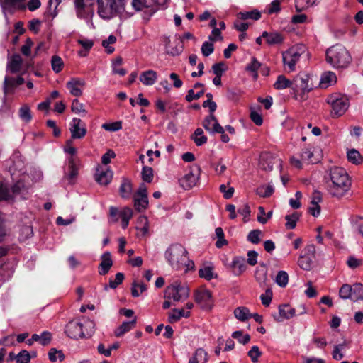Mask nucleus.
I'll use <instances>...</instances> for the list:
<instances>
[{"instance_id": "58", "label": "nucleus", "mask_w": 363, "mask_h": 363, "mask_svg": "<svg viewBox=\"0 0 363 363\" xmlns=\"http://www.w3.org/2000/svg\"><path fill=\"white\" fill-rule=\"evenodd\" d=\"M30 355L27 350H21L16 357L17 363H30Z\"/></svg>"}, {"instance_id": "18", "label": "nucleus", "mask_w": 363, "mask_h": 363, "mask_svg": "<svg viewBox=\"0 0 363 363\" xmlns=\"http://www.w3.org/2000/svg\"><path fill=\"white\" fill-rule=\"evenodd\" d=\"M94 177L95 180L99 184L106 186L111 182L113 178V172L108 168L103 169L101 167H99L96 169Z\"/></svg>"}, {"instance_id": "9", "label": "nucleus", "mask_w": 363, "mask_h": 363, "mask_svg": "<svg viewBox=\"0 0 363 363\" xmlns=\"http://www.w3.org/2000/svg\"><path fill=\"white\" fill-rule=\"evenodd\" d=\"M315 247L314 245H307L300 255L298 264L304 270H310L312 268L315 259Z\"/></svg>"}, {"instance_id": "10", "label": "nucleus", "mask_w": 363, "mask_h": 363, "mask_svg": "<svg viewBox=\"0 0 363 363\" xmlns=\"http://www.w3.org/2000/svg\"><path fill=\"white\" fill-rule=\"evenodd\" d=\"M281 161L279 158L276 157L274 155L269 152H263L260 155L259 167L265 171H271L274 166L280 167Z\"/></svg>"}, {"instance_id": "8", "label": "nucleus", "mask_w": 363, "mask_h": 363, "mask_svg": "<svg viewBox=\"0 0 363 363\" xmlns=\"http://www.w3.org/2000/svg\"><path fill=\"white\" fill-rule=\"evenodd\" d=\"M77 16L86 21L91 20L94 16L92 5L94 0H74Z\"/></svg>"}, {"instance_id": "55", "label": "nucleus", "mask_w": 363, "mask_h": 363, "mask_svg": "<svg viewBox=\"0 0 363 363\" xmlns=\"http://www.w3.org/2000/svg\"><path fill=\"white\" fill-rule=\"evenodd\" d=\"M232 337L237 339L241 344L246 345L250 340V336L248 334L243 335L242 331H235L232 334Z\"/></svg>"}, {"instance_id": "40", "label": "nucleus", "mask_w": 363, "mask_h": 363, "mask_svg": "<svg viewBox=\"0 0 363 363\" xmlns=\"http://www.w3.org/2000/svg\"><path fill=\"white\" fill-rule=\"evenodd\" d=\"M124 279V275L121 272H118L116 274L115 279H113L111 278L109 279L108 284H106L104 286V289L107 291L108 288L116 289L118 285H120Z\"/></svg>"}, {"instance_id": "49", "label": "nucleus", "mask_w": 363, "mask_h": 363, "mask_svg": "<svg viewBox=\"0 0 363 363\" xmlns=\"http://www.w3.org/2000/svg\"><path fill=\"white\" fill-rule=\"evenodd\" d=\"M276 283L281 287H285L289 281L288 274L285 271H279L276 277Z\"/></svg>"}, {"instance_id": "38", "label": "nucleus", "mask_w": 363, "mask_h": 363, "mask_svg": "<svg viewBox=\"0 0 363 363\" xmlns=\"http://www.w3.org/2000/svg\"><path fill=\"white\" fill-rule=\"evenodd\" d=\"M214 123H218L216 118L213 113L205 118L202 125L203 128L211 133H215L216 131L214 130Z\"/></svg>"}, {"instance_id": "5", "label": "nucleus", "mask_w": 363, "mask_h": 363, "mask_svg": "<svg viewBox=\"0 0 363 363\" xmlns=\"http://www.w3.org/2000/svg\"><path fill=\"white\" fill-rule=\"evenodd\" d=\"M189 296V289L186 284L175 281L167 286L165 290L164 297L167 299H172L174 301H184Z\"/></svg>"}, {"instance_id": "46", "label": "nucleus", "mask_w": 363, "mask_h": 363, "mask_svg": "<svg viewBox=\"0 0 363 363\" xmlns=\"http://www.w3.org/2000/svg\"><path fill=\"white\" fill-rule=\"evenodd\" d=\"M347 158L350 162L356 164H360L363 160L360 153L355 149H352L347 152Z\"/></svg>"}, {"instance_id": "19", "label": "nucleus", "mask_w": 363, "mask_h": 363, "mask_svg": "<svg viewBox=\"0 0 363 363\" xmlns=\"http://www.w3.org/2000/svg\"><path fill=\"white\" fill-rule=\"evenodd\" d=\"M84 85V81L76 78L72 79L66 84V86L69 90L70 94L74 96H80L82 94V88Z\"/></svg>"}, {"instance_id": "25", "label": "nucleus", "mask_w": 363, "mask_h": 363, "mask_svg": "<svg viewBox=\"0 0 363 363\" xmlns=\"http://www.w3.org/2000/svg\"><path fill=\"white\" fill-rule=\"evenodd\" d=\"M279 316L276 318L278 322L284 319H290L296 314V309L290 307L289 305L280 306L279 308Z\"/></svg>"}, {"instance_id": "51", "label": "nucleus", "mask_w": 363, "mask_h": 363, "mask_svg": "<svg viewBox=\"0 0 363 363\" xmlns=\"http://www.w3.org/2000/svg\"><path fill=\"white\" fill-rule=\"evenodd\" d=\"M48 357L51 362H55L57 359L60 361L65 359V355L61 350H57L55 348H51L48 352Z\"/></svg>"}, {"instance_id": "52", "label": "nucleus", "mask_w": 363, "mask_h": 363, "mask_svg": "<svg viewBox=\"0 0 363 363\" xmlns=\"http://www.w3.org/2000/svg\"><path fill=\"white\" fill-rule=\"evenodd\" d=\"M257 194L262 197H269L274 192V188L270 186H261L257 189Z\"/></svg>"}, {"instance_id": "16", "label": "nucleus", "mask_w": 363, "mask_h": 363, "mask_svg": "<svg viewBox=\"0 0 363 363\" xmlns=\"http://www.w3.org/2000/svg\"><path fill=\"white\" fill-rule=\"evenodd\" d=\"M82 121L79 118H74L69 128L72 138L81 139L84 138L86 133V128L84 125H82Z\"/></svg>"}, {"instance_id": "33", "label": "nucleus", "mask_w": 363, "mask_h": 363, "mask_svg": "<svg viewBox=\"0 0 363 363\" xmlns=\"http://www.w3.org/2000/svg\"><path fill=\"white\" fill-rule=\"evenodd\" d=\"M22 58L19 54H15L11 57L9 67L12 73L18 72L21 69Z\"/></svg>"}, {"instance_id": "26", "label": "nucleus", "mask_w": 363, "mask_h": 363, "mask_svg": "<svg viewBox=\"0 0 363 363\" xmlns=\"http://www.w3.org/2000/svg\"><path fill=\"white\" fill-rule=\"evenodd\" d=\"M136 318H134L131 321L123 322L118 326L114 331L116 337H121L126 333L130 331L135 326Z\"/></svg>"}, {"instance_id": "54", "label": "nucleus", "mask_w": 363, "mask_h": 363, "mask_svg": "<svg viewBox=\"0 0 363 363\" xmlns=\"http://www.w3.org/2000/svg\"><path fill=\"white\" fill-rule=\"evenodd\" d=\"M355 230L363 237V217L353 216L351 218Z\"/></svg>"}, {"instance_id": "59", "label": "nucleus", "mask_w": 363, "mask_h": 363, "mask_svg": "<svg viewBox=\"0 0 363 363\" xmlns=\"http://www.w3.org/2000/svg\"><path fill=\"white\" fill-rule=\"evenodd\" d=\"M262 234V233L260 230H251L247 235V240L253 244H257L260 242Z\"/></svg>"}, {"instance_id": "11", "label": "nucleus", "mask_w": 363, "mask_h": 363, "mask_svg": "<svg viewBox=\"0 0 363 363\" xmlns=\"http://www.w3.org/2000/svg\"><path fill=\"white\" fill-rule=\"evenodd\" d=\"M301 54L296 48L293 47L283 53V62L287 66L289 71L295 69V65L300 59Z\"/></svg>"}, {"instance_id": "41", "label": "nucleus", "mask_w": 363, "mask_h": 363, "mask_svg": "<svg viewBox=\"0 0 363 363\" xmlns=\"http://www.w3.org/2000/svg\"><path fill=\"white\" fill-rule=\"evenodd\" d=\"M191 138L197 146H201L207 142V137L204 135L203 130L200 128L195 130Z\"/></svg>"}, {"instance_id": "7", "label": "nucleus", "mask_w": 363, "mask_h": 363, "mask_svg": "<svg viewBox=\"0 0 363 363\" xmlns=\"http://www.w3.org/2000/svg\"><path fill=\"white\" fill-rule=\"evenodd\" d=\"M328 103L332 106V114L334 117L341 116L349 107V100L345 96L333 94L328 97Z\"/></svg>"}, {"instance_id": "3", "label": "nucleus", "mask_w": 363, "mask_h": 363, "mask_svg": "<svg viewBox=\"0 0 363 363\" xmlns=\"http://www.w3.org/2000/svg\"><path fill=\"white\" fill-rule=\"evenodd\" d=\"M326 61L334 68L347 67L352 60L349 51L342 45L336 44L325 52Z\"/></svg>"}, {"instance_id": "48", "label": "nucleus", "mask_w": 363, "mask_h": 363, "mask_svg": "<svg viewBox=\"0 0 363 363\" xmlns=\"http://www.w3.org/2000/svg\"><path fill=\"white\" fill-rule=\"evenodd\" d=\"M316 0H295V7L297 11H301L315 3Z\"/></svg>"}, {"instance_id": "15", "label": "nucleus", "mask_w": 363, "mask_h": 363, "mask_svg": "<svg viewBox=\"0 0 363 363\" xmlns=\"http://www.w3.org/2000/svg\"><path fill=\"white\" fill-rule=\"evenodd\" d=\"M151 235L147 218L144 216L138 218V238L145 241Z\"/></svg>"}, {"instance_id": "28", "label": "nucleus", "mask_w": 363, "mask_h": 363, "mask_svg": "<svg viewBox=\"0 0 363 363\" xmlns=\"http://www.w3.org/2000/svg\"><path fill=\"white\" fill-rule=\"evenodd\" d=\"M24 83V79L21 77L16 78L6 77L4 82V92L6 93L9 88H13Z\"/></svg>"}, {"instance_id": "27", "label": "nucleus", "mask_w": 363, "mask_h": 363, "mask_svg": "<svg viewBox=\"0 0 363 363\" xmlns=\"http://www.w3.org/2000/svg\"><path fill=\"white\" fill-rule=\"evenodd\" d=\"M157 77V72L153 70H147L141 73L140 81L146 86L152 85Z\"/></svg>"}, {"instance_id": "57", "label": "nucleus", "mask_w": 363, "mask_h": 363, "mask_svg": "<svg viewBox=\"0 0 363 363\" xmlns=\"http://www.w3.org/2000/svg\"><path fill=\"white\" fill-rule=\"evenodd\" d=\"M260 13L258 11H250V12H240L238 14V17L240 19H253L258 20L260 18Z\"/></svg>"}, {"instance_id": "53", "label": "nucleus", "mask_w": 363, "mask_h": 363, "mask_svg": "<svg viewBox=\"0 0 363 363\" xmlns=\"http://www.w3.org/2000/svg\"><path fill=\"white\" fill-rule=\"evenodd\" d=\"M83 329L85 331V337H89L92 335L95 331V323L94 321L87 320L82 323Z\"/></svg>"}, {"instance_id": "12", "label": "nucleus", "mask_w": 363, "mask_h": 363, "mask_svg": "<svg viewBox=\"0 0 363 363\" xmlns=\"http://www.w3.org/2000/svg\"><path fill=\"white\" fill-rule=\"evenodd\" d=\"M195 301L206 310L211 309L213 305L211 292L206 289L196 291L194 295Z\"/></svg>"}, {"instance_id": "44", "label": "nucleus", "mask_w": 363, "mask_h": 363, "mask_svg": "<svg viewBox=\"0 0 363 363\" xmlns=\"http://www.w3.org/2000/svg\"><path fill=\"white\" fill-rule=\"evenodd\" d=\"M12 199V194L6 184L0 182V201Z\"/></svg>"}, {"instance_id": "45", "label": "nucleus", "mask_w": 363, "mask_h": 363, "mask_svg": "<svg viewBox=\"0 0 363 363\" xmlns=\"http://www.w3.org/2000/svg\"><path fill=\"white\" fill-rule=\"evenodd\" d=\"M51 66L55 72H60L64 66L62 59L58 55H53L51 59Z\"/></svg>"}, {"instance_id": "35", "label": "nucleus", "mask_w": 363, "mask_h": 363, "mask_svg": "<svg viewBox=\"0 0 363 363\" xmlns=\"http://www.w3.org/2000/svg\"><path fill=\"white\" fill-rule=\"evenodd\" d=\"M234 315L240 321L245 322L251 318L252 314L246 307H238L234 311Z\"/></svg>"}, {"instance_id": "37", "label": "nucleus", "mask_w": 363, "mask_h": 363, "mask_svg": "<svg viewBox=\"0 0 363 363\" xmlns=\"http://www.w3.org/2000/svg\"><path fill=\"white\" fill-rule=\"evenodd\" d=\"M292 84L293 81H290L284 75H279L274 84V87L276 89H284L289 87L292 88Z\"/></svg>"}, {"instance_id": "36", "label": "nucleus", "mask_w": 363, "mask_h": 363, "mask_svg": "<svg viewBox=\"0 0 363 363\" xmlns=\"http://www.w3.org/2000/svg\"><path fill=\"white\" fill-rule=\"evenodd\" d=\"M2 6L9 11L24 8L23 0H3Z\"/></svg>"}, {"instance_id": "34", "label": "nucleus", "mask_w": 363, "mask_h": 363, "mask_svg": "<svg viewBox=\"0 0 363 363\" xmlns=\"http://www.w3.org/2000/svg\"><path fill=\"white\" fill-rule=\"evenodd\" d=\"M199 275L206 280H211L217 277V275L213 272V267L211 265H205L201 267L199 271Z\"/></svg>"}, {"instance_id": "23", "label": "nucleus", "mask_w": 363, "mask_h": 363, "mask_svg": "<svg viewBox=\"0 0 363 363\" xmlns=\"http://www.w3.org/2000/svg\"><path fill=\"white\" fill-rule=\"evenodd\" d=\"M262 37L265 38L267 43L269 45L281 44L284 41L283 35L277 32L268 33L264 31Z\"/></svg>"}, {"instance_id": "60", "label": "nucleus", "mask_w": 363, "mask_h": 363, "mask_svg": "<svg viewBox=\"0 0 363 363\" xmlns=\"http://www.w3.org/2000/svg\"><path fill=\"white\" fill-rule=\"evenodd\" d=\"M33 235V228L30 225H23L20 230V240H26Z\"/></svg>"}, {"instance_id": "56", "label": "nucleus", "mask_w": 363, "mask_h": 363, "mask_svg": "<svg viewBox=\"0 0 363 363\" xmlns=\"http://www.w3.org/2000/svg\"><path fill=\"white\" fill-rule=\"evenodd\" d=\"M321 198L318 196V201L312 200L311 202V206L308 208L309 213L313 216H318L320 212V207L318 205V203L320 201Z\"/></svg>"}, {"instance_id": "17", "label": "nucleus", "mask_w": 363, "mask_h": 363, "mask_svg": "<svg viewBox=\"0 0 363 363\" xmlns=\"http://www.w3.org/2000/svg\"><path fill=\"white\" fill-rule=\"evenodd\" d=\"M78 175V168L76 165L75 159L70 157L69 159V164L67 170L65 172L63 179L67 182V184H72L74 183Z\"/></svg>"}, {"instance_id": "14", "label": "nucleus", "mask_w": 363, "mask_h": 363, "mask_svg": "<svg viewBox=\"0 0 363 363\" xmlns=\"http://www.w3.org/2000/svg\"><path fill=\"white\" fill-rule=\"evenodd\" d=\"M199 169H191L189 173L179 179L181 186L184 189H190L194 187L199 179Z\"/></svg>"}, {"instance_id": "31", "label": "nucleus", "mask_w": 363, "mask_h": 363, "mask_svg": "<svg viewBox=\"0 0 363 363\" xmlns=\"http://www.w3.org/2000/svg\"><path fill=\"white\" fill-rule=\"evenodd\" d=\"M190 315V311H185L184 309H173L169 313L168 320L171 323H176L181 318H187Z\"/></svg>"}, {"instance_id": "39", "label": "nucleus", "mask_w": 363, "mask_h": 363, "mask_svg": "<svg viewBox=\"0 0 363 363\" xmlns=\"http://www.w3.org/2000/svg\"><path fill=\"white\" fill-rule=\"evenodd\" d=\"M351 299L354 301L363 299V285L356 283L352 286Z\"/></svg>"}, {"instance_id": "42", "label": "nucleus", "mask_w": 363, "mask_h": 363, "mask_svg": "<svg viewBox=\"0 0 363 363\" xmlns=\"http://www.w3.org/2000/svg\"><path fill=\"white\" fill-rule=\"evenodd\" d=\"M20 118L25 123H29L32 119V115L30 107L27 104H23L18 111Z\"/></svg>"}, {"instance_id": "24", "label": "nucleus", "mask_w": 363, "mask_h": 363, "mask_svg": "<svg viewBox=\"0 0 363 363\" xmlns=\"http://www.w3.org/2000/svg\"><path fill=\"white\" fill-rule=\"evenodd\" d=\"M133 188L131 182L127 178H123L119 188L121 196L123 199L130 198L133 194Z\"/></svg>"}, {"instance_id": "30", "label": "nucleus", "mask_w": 363, "mask_h": 363, "mask_svg": "<svg viewBox=\"0 0 363 363\" xmlns=\"http://www.w3.org/2000/svg\"><path fill=\"white\" fill-rule=\"evenodd\" d=\"M336 75L332 72H327L322 74L320 86L322 88H327L336 82Z\"/></svg>"}, {"instance_id": "6", "label": "nucleus", "mask_w": 363, "mask_h": 363, "mask_svg": "<svg viewBox=\"0 0 363 363\" xmlns=\"http://www.w3.org/2000/svg\"><path fill=\"white\" fill-rule=\"evenodd\" d=\"M292 89L296 99H306V94L313 89V84L309 76L306 74L298 75L293 79Z\"/></svg>"}, {"instance_id": "50", "label": "nucleus", "mask_w": 363, "mask_h": 363, "mask_svg": "<svg viewBox=\"0 0 363 363\" xmlns=\"http://www.w3.org/2000/svg\"><path fill=\"white\" fill-rule=\"evenodd\" d=\"M153 170L151 167L144 166L141 172V177L145 182L150 183L153 179Z\"/></svg>"}, {"instance_id": "22", "label": "nucleus", "mask_w": 363, "mask_h": 363, "mask_svg": "<svg viewBox=\"0 0 363 363\" xmlns=\"http://www.w3.org/2000/svg\"><path fill=\"white\" fill-rule=\"evenodd\" d=\"M231 267L235 275H240L246 270L247 268L245 259L242 257H235L231 263Z\"/></svg>"}, {"instance_id": "13", "label": "nucleus", "mask_w": 363, "mask_h": 363, "mask_svg": "<svg viewBox=\"0 0 363 363\" xmlns=\"http://www.w3.org/2000/svg\"><path fill=\"white\" fill-rule=\"evenodd\" d=\"M82 323L77 321H70L66 326V333L72 339L85 337V331L83 329Z\"/></svg>"}, {"instance_id": "62", "label": "nucleus", "mask_w": 363, "mask_h": 363, "mask_svg": "<svg viewBox=\"0 0 363 363\" xmlns=\"http://www.w3.org/2000/svg\"><path fill=\"white\" fill-rule=\"evenodd\" d=\"M72 111L75 113H85L86 111L84 108V105L79 101L78 99H75L73 100L71 106Z\"/></svg>"}, {"instance_id": "47", "label": "nucleus", "mask_w": 363, "mask_h": 363, "mask_svg": "<svg viewBox=\"0 0 363 363\" xmlns=\"http://www.w3.org/2000/svg\"><path fill=\"white\" fill-rule=\"evenodd\" d=\"M286 220V228L287 229H294L296 225V222L299 219V215L298 213H294L291 215H286L285 216Z\"/></svg>"}, {"instance_id": "43", "label": "nucleus", "mask_w": 363, "mask_h": 363, "mask_svg": "<svg viewBox=\"0 0 363 363\" xmlns=\"http://www.w3.org/2000/svg\"><path fill=\"white\" fill-rule=\"evenodd\" d=\"M133 211L129 208H124L119 213V218L121 219V225L123 228H125L128 225L130 218L132 217Z\"/></svg>"}, {"instance_id": "4", "label": "nucleus", "mask_w": 363, "mask_h": 363, "mask_svg": "<svg viewBox=\"0 0 363 363\" xmlns=\"http://www.w3.org/2000/svg\"><path fill=\"white\" fill-rule=\"evenodd\" d=\"M98 13L104 19L116 16L123 6V0H97Z\"/></svg>"}, {"instance_id": "20", "label": "nucleus", "mask_w": 363, "mask_h": 363, "mask_svg": "<svg viewBox=\"0 0 363 363\" xmlns=\"http://www.w3.org/2000/svg\"><path fill=\"white\" fill-rule=\"evenodd\" d=\"M113 266V260L109 252H106L101 256V263L99 266V274L100 275L106 274L111 267Z\"/></svg>"}, {"instance_id": "61", "label": "nucleus", "mask_w": 363, "mask_h": 363, "mask_svg": "<svg viewBox=\"0 0 363 363\" xmlns=\"http://www.w3.org/2000/svg\"><path fill=\"white\" fill-rule=\"evenodd\" d=\"M339 294L343 299H351L352 286L350 284H343L340 289Z\"/></svg>"}, {"instance_id": "29", "label": "nucleus", "mask_w": 363, "mask_h": 363, "mask_svg": "<svg viewBox=\"0 0 363 363\" xmlns=\"http://www.w3.org/2000/svg\"><path fill=\"white\" fill-rule=\"evenodd\" d=\"M208 361V353L202 348L197 349L189 363H206Z\"/></svg>"}, {"instance_id": "64", "label": "nucleus", "mask_w": 363, "mask_h": 363, "mask_svg": "<svg viewBox=\"0 0 363 363\" xmlns=\"http://www.w3.org/2000/svg\"><path fill=\"white\" fill-rule=\"evenodd\" d=\"M214 50V46L213 43L206 41L203 43L201 46V52L205 56L207 57L213 53Z\"/></svg>"}, {"instance_id": "32", "label": "nucleus", "mask_w": 363, "mask_h": 363, "mask_svg": "<svg viewBox=\"0 0 363 363\" xmlns=\"http://www.w3.org/2000/svg\"><path fill=\"white\" fill-rule=\"evenodd\" d=\"M123 64V58L120 56L116 57L111 61L112 73L113 74H119L120 76H124L126 74L127 71L121 67Z\"/></svg>"}, {"instance_id": "63", "label": "nucleus", "mask_w": 363, "mask_h": 363, "mask_svg": "<svg viewBox=\"0 0 363 363\" xmlns=\"http://www.w3.org/2000/svg\"><path fill=\"white\" fill-rule=\"evenodd\" d=\"M262 353L257 346H253L248 352V356L250 357L252 362L255 363L258 361L259 357Z\"/></svg>"}, {"instance_id": "2", "label": "nucleus", "mask_w": 363, "mask_h": 363, "mask_svg": "<svg viewBox=\"0 0 363 363\" xmlns=\"http://www.w3.org/2000/svg\"><path fill=\"white\" fill-rule=\"evenodd\" d=\"M331 183L328 185V192L333 197L342 198L350 190L351 182L346 171L339 167L330 170Z\"/></svg>"}, {"instance_id": "1", "label": "nucleus", "mask_w": 363, "mask_h": 363, "mask_svg": "<svg viewBox=\"0 0 363 363\" xmlns=\"http://www.w3.org/2000/svg\"><path fill=\"white\" fill-rule=\"evenodd\" d=\"M187 250L180 244L171 245L164 252V257L172 269L187 272L194 267L188 257Z\"/></svg>"}, {"instance_id": "21", "label": "nucleus", "mask_w": 363, "mask_h": 363, "mask_svg": "<svg viewBox=\"0 0 363 363\" xmlns=\"http://www.w3.org/2000/svg\"><path fill=\"white\" fill-rule=\"evenodd\" d=\"M148 198L145 186L143 184L138 189V211L148 207Z\"/></svg>"}]
</instances>
